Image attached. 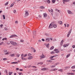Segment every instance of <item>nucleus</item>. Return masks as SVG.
<instances>
[{
    "mask_svg": "<svg viewBox=\"0 0 75 75\" xmlns=\"http://www.w3.org/2000/svg\"><path fill=\"white\" fill-rule=\"evenodd\" d=\"M10 42L11 44L12 45H17V43L16 42H14L13 41H10Z\"/></svg>",
    "mask_w": 75,
    "mask_h": 75,
    "instance_id": "nucleus-1",
    "label": "nucleus"
},
{
    "mask_svg": "<svg viewBox=\"0 0 75 75\" xmlns=\"http://www.w3.org/2000/svg\"><path fill=\"white\" fill-rule=\"evenodd\" d=\"M53 23H54L52 22L51 23L49 27V28H53Z\"/></svg>",
    "mask_w": 75,
    "mask_h": 75,
    "instance_id": "nucleus-2",
    "label": "nucleus"
},
{
    "mask_svg": "<svg viewBox=\"0 0 75 75\" xmlns=\"http://www.w3.org/2000/svg\"><path fill=\"white\" fill-rule=\"evenodd\" d=\"M71 31H72V29H70L67 34V37H69V36L70 34H71Z\"/></svg>",
    "mask_w": 75,
    "mask_h": 75,
    "instance_id": "nucleus-3",
    "label": "nucleus"
},
{
    "mask_svg": "<svg viewBox=\"0 0 75 75\" xmlns=\"http://www.w3.org/2000/svg\"><path fill=\"white\" fill-rule=\"evenodd\" d=\"M45 41L46 42H48L50 41V39L49 38H47L46 39Z\"/></svg>",
    "mask_w": 75,
    "mask_h": 75,
    "instance_id": "nucleus-4",
    "label": "nucleus"
},
{
    "mask_svg": "<svg viewBox=\"0 0 75 75\" xmlns=\"http://www.w3.org/2000/svg\"><path fill=\"white\" fill-rule=\"evenodd\" d=\"M23 55H24L23 54H22L21 55V59L22 60H26V59L25 58H24V57H23Z\"/></svg>",
    "mask_w": 75,
    "mask_h": 75,
    "instance_id": "nucleus-5",
    "label": "nucleus"
},
{
    "mask_svg": "<svg viewBox=\"0 0 75 75\" xmlns=\"http://www.w3.org/2000/svg\"><path fill=\"white\" fill-rule=\"evenodd\" d=\"M70 1V0H63V2L64 4H65V2H69Z\"/></svg>",
    "mask_w": 75,
    "mask_h": 75,
    "instance_id": "nucleus-6",
    "label": "nucleus"
},
{
    "mask_svg": "<svg viewBox=\"0 0 75 75\" xmlns=\"http://www.w3.org/2000/svg\"><path fill=\"white\" fill-rule=\"evenodd\" d=\"M25 16H28V15H29V13H28V11H25Z\"/></svg>",
    "mask_w": 75,
    "mask_h": 75,
    "instance_id": "nucleus-7",
    "label": "nucleus"
},
{
    "mask_svg": "<svg viewBox=\"0 0 75 75\" xmlns=\"http://www.w3.org/2000/svg\"><path fill=\"white\" fill-rule=\"evenodd\" d=\"M54 51L56 53H59V51L57 49H54Z\"/></svg>",
    "mask_w": 75,
    "mask_h": 75,
    "instance_id": "nucleus-8",
    "label": "nucleus"
},
{
    "mask_svg": "<svg viewBox=\"0 0 75 75\" xmlns=\"http://www.w3.org/2000/svg\"><path fill=\"white\" fill-rule=\"evenodd\" d=\"M41 71H46V70H48V69L47 68H43L41 69Z\"/></svg>",
    "mask_w": 75,
    "mask_h": 75,
    "instance_id": "nucleus-9",
    "label": "nucleus"
},
{
    "mask_svg": "<svg viewBox=\"0 0 75 75\" xmlns=\"http://www.w3.org/2000/svg\"><path fill=\"white\" fill-rule=\"evenodd\" d=\"M53 27L54 28H57V25L55 24V22H53Z\"/></svg>",
    "mask_w": 75,
    "mask_h": 75,
    "instance_id": "nucleus-10",
    "label": "nucleus"
},
{
    "mask_svg": "<svg viewBox=\"0 0 75 75\" xmlns=\"http://www.w3.org/2000/svg\"><path fill=\"white\" fill-rule=\"evenodd\" d=\"M67 75H75V74L73 73H67Z\"/></svg>",
    "mask_w": 75,
    "mask_h": 75,
    "instance_id": "nucleus-11",
    "label": "nucleus"
},
{
    "mask_svg": "<svg viewBox=\"0 0 75 75\" xmlns=\"http://www.w3.org/2000/svg\"><path fill=\"white\" fill-rule=\"evenodd\" d=\"M68 45H69V44H66L65 45H63V47H67V46H68Z\"/></svg>",
    "mask_w": 75,
    "mask_h": 75,
    "instance_id": "nucleus-12",
    "label": "nucleus"
},
{
    "mask_svg": "<svg viewBox=\"0 0 75 75\" xmlns=\"http://www.w3.org/2000/svg\"><path fill=\"white\" fill-rule=\"evenodd\" d=\"M58 23H59V24H60V25H62L63 23V22H62V21H59L58 22Z\"/></svg>",
    "mask_w": 75,
    "mask_h": 75,
    "instance_id": "nucleus-13",
    "label": "nucleus"
},
{
    "mask_svg": "<svg viewBox=\"0 0 75 75\" xmlns=\"http://www.w3.org/2000/svg\"><path fill=\"white\" fill-rule=\"evenodd\" d=\"M33 57L32 56H30L28 57V59H31Z\"/></svg>",
    "mask_w": 75,
    "mask_h": 75,
    "instance_id": "nucleus-14",
    "label": "nucleus"
},
{
    "mask_svg": "<svg viewBox=\"0 0 75 75\" xmlns=\"http://www.w3.org/2000/svg\"><path fill=\"white\" fill-rule=\"evenodd\" d=\"M58 71H60V72H63V69H60L59 70H58Z\"/></svg>",
    "mask_w": 75,
    "mask_h": 75,
    "instance_id": "nucleus-15",
    "label": "nucleus"
},
{
    "mask_svg": "<svg viewBox=\"0 0 75 75\" xmlns=\"http://www.w3.org/2000/svg\"><path fill=\"white\" fill-rule=\"evenodd\" d=\"M65 70H67V69H69L70 67H66L64 68Z\"/></svg>",
    "mask_w": 75,
    "mask_h": 75,
    "instance_id": "nucleus-16",
    "label": "nucleus"
},
{
    "mask_svg": "<svg viewBox=\"0 0 75 75\" xmlns=\"http://www.w3.org/2000/svg\"><path fill=\"white\" fill-rule=\"evenodd\" d=\"M44 57H45V56L43 55H42L40 56V58H44Z\"/></svg>",
    "mask_w": 75,
    "mask_h": 75,
    "instance_id": "nucleus-17",
    "label": "nucleus"
},
{
    "mask_svg": "<svg viewBox=\"0 0 75 75\" xmlns=\"http://www.w3.org/2000/svg\"><path fill=\"white\" fill-rule=\"evenodd\" d=\"M68 13H69V14H72V12H71V11H69V10H68Z\"/></svg>",
    "mask_w": 75,
    "mask_h": 75,
    "instance_id": "nucleus-18",
    "label": "nucleus"
},
{
    "mask_svg": "<svg viewBox=\"0 0 75 75\" xmlns=\"http://www.w3.org/2000/svg\"><path fill=\"white\" fill-rule=\"evenodd\" d=\"M56 67V66H55V65H54L50 66V67L52 68H54V67Z\"/></svg>",
    "mask_w": 75,
    "mask_h": 75,
    "instance_id": "nucleus-19",
    "label": "nucleus"
},
{
    "mask_svg": "<svg viewBox=\"0 0 75 75\" xmlns=\"http://www.w3.org/2000/svg\"><path fill=\"white\" fill-rule=\"evenodd\" d=\"M40 8H42V9H44L45 8V7H44V6H42L40 7Z\"/></svg>",
    "mask_w": 75,
    "mask_h": 75,
    "instance_id": "nucleus-20",
    "label": "nucleus"
},
{
    "mask_svg": "<svg viewBox=\"0 0 75 75\" xmlns=\"http://www.w3.org/2000/svg\"><path fill=\"white\" fill-rule=\"evenodd\" d=\"M33 33L34 35H36V31H34Z\"/></svg>",
    "mask_w": 75,
    "mask_h": 75,
    "instance_id": "nucleus-21",
    "label": "nucleus"
},
{
    "mask_svg": "<svg viewBox=\"0 0 75 75\" xmlns=\"http://www.w3.org/2000/svg\"><path fill=\"white\" fill-rule=\"evenodd\" d=\"M47 14L46 13L44 14V17H47Z\"/></svg>",
    "mask_w": 75,
    "mask_h": 75,
    "instance_id": "nucleus-22",
    "label": "nucleus"
},
{
    "mask_svg": "<svg viewBox=\"0 0 75 75\" xmlns=\"http://www.w3.org/2000/svg\"><path fill=\"white\" fill-rule=\"evenodd\" d=\"M3 51H4V53H6V52H7V50H4Z\"/></svg>",
    "mask_w": 75,
    "mask_h": 75,
    "instance_id": "nucleus-23",
    "label": "nucleus"
},
{
    "mask_svg": "<svg viewBox=\"0 0 75 75\" xmlns=\"http://www.w3.org/2000/svg\"><path fill=\"white\" fill-rule=\"evenodd\" d=\"M14 4L13 3L12 4H11L10 6V7H13V6H14Z\"/></svg>",
    "mask_w": 75,
    "mask_h": 75,
    "instance_id": "nucleus-24",
    "label": "nucleus"
},
{
    "mask_svg": "<svg viewBox=\"0 0 75 75\" xmlns=\"http://www.w3.org/2000/svg\"><path fill=\"white\" fill-rule=\"evenodd\" d=\"M14 54H10V56H11V57H14Z\"/></svg>",
    "mask_w": 75,
    "mask_h": 75,
    "instance_id": "nucleus-25",
    "label": "nucleus"
},
{
    "mask_svg": "<svg viewBox=\"0 0 75 75\" xmlns=\"http://www.w3.org/2000/svg\"><path fill=\"white\" fill-rule=\"evenodd\" d=\"M63 42H64V40H62L61 41V42L60 43V44L61 45H62V43H63Z\"/></svg>",
    "mask_w": 75,
    "mask_h": 75,
    "instance_id": "nucleus-26",
    "label": "nucleus"
},
{
    "mask_svg": "<svg viewBox=\"0 0 75 75\" xmlns=\"http://www.w3.org/2000/svg\"><path fill=\"white\" fill-rule=\"evenodd\" d=\"M70 55H71V54H67V58H68L69 57Z\"/></svg>",
    "mask_w": 75,
    "mask_h": 75,
    "instance_id": "nucleus-27",
    "label": "nucleus"
},
{
    "mask_svg": "<svg viewBox=\"0 0 75 75\" xmlns=\"http://www.w3.org/2000/svg\"><path fill=\"white\" fill-rule=\"evenodd\" d=\"M54 46H52V47L50 48V50H53L54 49Z\"/></svg>",
    "mask_w": 75,
    "mask_h": 75,
    "instance_id": "nucleus-28",
    "label": "nucleus"
},
{
    "mask_svg": "<svg viewBox=\"0 0 75 75\" xmlns=\"http://www.w3.org/2000/svg\"><path fill=\"white\" fill-rule=\"evenodd\" d=\"M9 54V52H8L6 53H5V55H8V54Z\"/></svg>",
    "mask_w": 75,
    "mask_h": 75,
    "instance_id": "nucleus-29",
    "label": "nucleus"
},
{
    "mask_svg": "<svg viewBox=\"0 0 75 75\" xmlns=\"http://www.w3.org/2000/svg\"><path fill=\"white\" fill-rule=\"evenodd\" d=\"M47 3H48V4L50 3V0H47Z\"/></svg>",
    "mask_w": 75,
    "mask_h": 75,
    "instance_id": "nucleus-30",
    "label": "nucleus"
},
{
    "mask_svg": "<svg viewBox=\"0 0 75 75\" xmlns=\"http://www.w3.org/2000/svg\"><path fill=\"white\" fill-rule=\"evenodd\" d=\"M27 54H26L24 55L23 54V57H27Z\"/></svg>",
    "mask_w": 75,
    "mask_h": 75,
    "instance_id": "nucleus-31",
    "label": "nucleus"
},
{
    "mask_svg": "<svg viewBox=\"0 0 75 75\" xmlns=\"http://www.w3.org/2000/svg\"><path fill=\"white\" fill-rule=\"evenodd\" d=\"M49 45H50V44L49 43H48L47 44V45L46 46V47H47V48H49Z\"/></svg>",
    "mask_w": 75,
    "mask_h": 75,
    "instance_id": "nucleus-32",
    "label": "nucleus"
},
{
    "mask_svg": "<svg viewBox=\"0 0 75 75\" xmlns=\"http://www.w3.org/2000/svg\"><path fill=\"white\" fill-rule=\"evenodd\" d=\"M4 40H7V38H4L2 39V41H4Z\"/></svg>",
    "mask_w": 75,
    "mask_h": 75,
    "instance_id": "nucleus-33",
    "label": "nucleus"
},
{
    "mask_svg": "<svg viewBox=\"0 0 75 75\" xmlns=\"http://www.w3.org/2000/svg\"><path fill=\"white\" fill-rule=\"evenodd\" d=\"M13 74V72H9V75H11V74Z\"/></svg>",
    "mask_w": 75,
    "mask_h": 75,
    "instance_id": "nucleus-34",
    "label": "nucleus"
},
{
    "mask_svg": "<svg viewBox=\"0 0 75 75\" xmlns=\"http://www.w3.org/2000/svg\"><path fill=\"white\" fill-rule=\"evenodd\" d=\"M11 64H18V62H12V63H11Z\"/></svg>",
    "mask_w": 75,
    "mask_h": 75,
    "instance_id": "nucleus-35",
    "label": "nucleus"
},
{
    "mask_svg": "<svg viewBox=\"0 0 75 75\" xmlns=\"http://www.w3.org/2000/svg\"><path fill=\"white\" fill-rule=\"evenodd\" d=\"M55 54V52H51V54Z\"/></svg>",
    "mask_w": 75,
    "mask_h": 75,
    "instance_id": "nucleus-36",
    "label": "nucleus"
},
{
    "mask_svg": "<svg viewBox=\"0 0 75 75\" xmlns=\"http://www.w3.org/2000/svg\"><path fill=\"white\" fill-rule=\"evenodd\" d=\"M71 68H72V69H74V68H75V66H74L71 67Z\"/></svg>",
    "mask_w": 75,
    "mask_h": 75,
    "instance_id": "nucleus-37",
    "label": "nucleus"
},
{
    "mask_svg": "<svg viewBox=\"0 0 75 75\" xmlns=\"http://www.w3.org/2000/svg\"><path fill=\"white\" fill-rule=\"evenodd\" d=\"M54 57H55V56H52L51 57H50V58L52 59V58H54Z\"/></svg>",
    "mask_w": 75,
    "mask_h": 75,
    "instance_id": "nucleus-38",
    "label": "nucleus"
},
{
    "mask_svg": "<svg viewBox=\"0 0 75 75\" xmlns=\"http://www.w3.org/2000/svg\"><path fill=\"white\" fill-rule=\"evenodd\" d=\"M52 71H54V69H51L50 71V72Z\"/></svg>",
    "mask_w": 75,
    "mask_h": 75,
    "instance_id": "nucleus-39",
    "label": "nucleus"
},
{
    "mask_svg": "<svg viewBox=\"0 0 75 75\" xmlns=\"http://www.w3.org/2000/svg\"><path fill=\"white\" fill-rule=\"evenodd\" d=\"M13 13L14 14L16 13V11L15 10H13Z\"/></svg>",
    "mask_w": 75,
    "mask_h": 75,
    "instance_id": "nucleus-40",
    "label": "nucleus"
},
{
    "mask_svg": "<svg viewBox=\"0 0 75 75\" xmlns=\"http://www.w3.org/2000/svg\"><path fill=\"white\" fill-rule=\"evenodd\" d=\"M52 2L53 3H54L55 2V0H52Z\"/></svg>",
    "mask_w": 75,
    "mask_h": 75,
    "instance_id": "nucleus-41",
    "label": "nucleus"
},
{
    "mask_svg": "<svg viewBox=\"0 0 75 75\" xmlns=\"http://www.w3.org/2000/svg\"><path fill=\"white\" fill-rule=\"evenodd\" d=\"M8 4V2H7L5 4V6H6V5H7Z\"/></svg>",
    "mask_w": 75,
    "mask_h": 75,
    "instance_id": "nucleus-42",
    "label": "nucleus"
},
{
    "mask_svg": "<svg viewBox=\"0 0 75 75\" xmlns=\"http://www.w3.org/2000/svg\"><path fill=\"white\" fill-rule=\"evenodd\" d=\"M38 64H41V65H42L43 64V63L42 62H40V63H38Z\"/></svg>",
    "mask_w": 75,
    "mask_h": 75,
    "instance_id": "nucleus-43",
    "label": "nucleus"
},
{
    "mask_svg": "<svg viewBox=\"0 0 75 75\" xmlns=\"http://www.w3.org/2000/svg\"><path fill=\"white\" fill-rule=\"evenodd\" d=\"M4 43V42H2L1 43H0V45H1V44H3Z\"/></svg>",
    "mask_w": 75,
    "mask_h": 75,
    "instance_id": "nucleus-44",
    "label": "nucleus"
},
{
    "mask_svg": "<svg viewBox=\"0 0 75 75\" xmlns=\"http://www.w3.org/2000/svg\"><path fill=\"white\" fill-rule=\"evenodd\" d=\"M16 57H18V58L20 57V54H16Z\"/></svg>",
    "mask_w": 75,
    "mask_h": 75,
    "instance_id": "nucleus-45",
    "label": "nucleus"
},
{
    "mask_svg": "<svg viewBox=\"0 0 75 75\" xmlns=\"http://www.w3.org/2000/svg\"><path fill=\"white\" fill-rule=\"evenodd\" d=\"M3 60L4 61H6V60H7V58H4L3 59Z\"/></svg>",
    "mask_w": 75,
    "mask_h": 75,
    "instance_id": "nucleus-46",
    "label": "nucleus"
},
{
    "mask_svg": "<svg viewBox=\"0 0 75 75\" xmlns=\"http://www.w3.org/2000/svg\"><path fill=\"white\" fill-rule=\"evenodd\" d=\"M39 18H40V19H41V16L39 15Z\"/></svg>",
    "mask_w": 75,
    "mask_h": 75,
    "instance_id": "nucleus-47",
    "label": "nucleus"
},
{
    "mask_svg": "<svg viewBox=\"0 0 75 75\" xmlns=\"http://www.w3.org/2000/svg\"><path fill=\"white\" fill-rule=\"evenodd\" d=\"M18 74H19V75H21L22 74H23L22 73H20V72H19L18 73Z\"/></svg>",
    "mask_w": 75,
    "mask_h": 75,
    "instance_id": "nucleus-48",
    "label": "nucleus"
},
{
    "mask_svg": "<svg viewBox=\"0 0 75 75\" xmlns=\"http://www.w3.org/2000/svg\"><path fill=\"white\" fill-rule=\"evenodd\" d=\"M13 35V37H17V36L16 35Z\"/></svg>",
    "mask_w": 75,
    "mask_h": 75,
    "instance_id": "nucleus-49",
    "label": "nucleus"
},
{
    "mask_svg": "<svg viewBox=\"0 0 75 75\" xmlns=\"http://www.w3.org/2000/svg\"><path fill=\"white\" fill-rule=\"evenodd\" d=\"M58 69L55 68V69H53V71H56V70H57Z\"/></svg>",
    "mask_w": 75,
    "mask_h": 75,
    "instance_id": "nucleus-50",
    "label": "nucleus"
},
{
    "mask_svg": "<svg viewBox=\"0 0 75 75\" xmlns=\"http://www.w3.org/2000/svg\"><path fill=\"white\" fill-rule=\"evenodd\" d=\"M3 17L4 20L5 19V15H3Z\"/></svg>",
    "mask_w": 75,
    "mask_h": 75,
    "instance_id": "nucleus-51",
    "label": "nucleus"
},
{
    "mask_svg": "<svg viewBox=\"0 0 75 75\" xmlns=\"http://www.w3.org/2000/svg\"><path fill=\"white\" fill-rule=\"evenodd\" d=\"M59 64V63H57L55 64V65H57Z\"/></svg>",
    "mask_w": 75,
    "mask_h": 75,
    "instance_id": "nucleus-52",
    "label": "nucleus"
},
{
    "mask_svg": "<svg viewBox=\"0 0 75 75\" xmlns=\"http://www.w3.org/2000/svg\"><path fill=\"white\" fill-rule=\"evenodd\" d=\"M31 53H29L28 55V56H31Z\"/></svg>",
    "mask_w": 75,
    "mask_h": 75,
    "instance_id": "nucleus-53",
    "label": "nucleus"
},
{
    "mask_svg": "<svg viewBox=\"0 0 75 75\" xmlns=\"http://www.w3.org/2000/svg\"><path fill=\"white\" fill-rule=\"evenodd\" d=\"M42 41H45V40H44V39H42Z\"/></svg>",
    "mask_w": 75,
    "mask_h": 75,
    "instance_id": "nucleus-54",
    "label": "nucleus"
},
{
    "mask_svg": "<svg viewBox=\"0 0 75 75\" xmlns=\"http://www.w3.org/2000/svg\"><path fill=\"white\" fill-rule=\"evenodd\" d=\"M47 61H48V62L49 61V62H52V61H51V60H49V61L47 60Z\"/></svg>",
    "mask_w": 75,
    "mask_h": 75,
    "instance_id": "nucleus-55",
    "label": "nucleus"
},
{
    "mask_svg": "<svg viewBox=\"0 0 75 75\" xmlns=\"http://www.w3.org/2000/svg\"><path fill=\"white\" fill-rule=\"evenodd\" d=\"M15 23H16V24H18V21H15Z\"/></svg>",
    "mask_w": 75,
    "mask_h": 75,
    "instance_id": "nucleus-56",
    "label": "nucleus"
},
{
    "mask_svg": "<svg viewBox=\"0 0 75 75\" xmlns=\"http://www.w3.org/2000/svg\"><path fill=\"white\" fill-rule=\"evenodd\" d=\"M56 11H58V12H59V10L58 9H56Z\"/></svg>",
    "mask_w": 75,
    "mask_h": 75,
    "instance_id": "nucleus-57",
    "label": "nucleus"
},
{
    "mask_svg": "<svg viewBox=\"0 0 75 75\" xmlns=\"http://www.w3.org/2000/svg\"><path fill=\"white\" fill-rule=\"evenodd\" d=\"M45 35H47V36H48V34L47 33H45Z\"/></svg>",
    "mask_w": 75,
    "mask_h": 75,
    "instance_id": "nucleus-58",
    "label": "nucleus"
},
{
    "mask_svg": "<svg viewBox=\"0 0 75 75\" xmlns=\"http://www.w3.org/2000/svg\"><path fill=\"white\" fill-rule=\"evenodd\" d=\"M72 47L73 48H75V46L74 45H73L72 46Z\"/></svg>",
    "mask_w": 75,
    "mask_h": 75,
    "instance_id": "nucleus-59",
    "label": "nucleus"
},
{
    "mask_svg": "<svg viewBox=\"0 0 75 75\" xmlns=\"http://www.w3.org/2000/svg\"><path fill=\"white\" fill-rule=\"evenodd\" d=\"M13 35H12L10 37V38H13Z\"/></svg>",
    "mask_w": 75,
    "mask_h": 75,
    "instance_id": "nucleus-60",
    "label": "nucleus"
},
{
    "mask_svg": "<svg viewBox=\"0 0 75 75\" xmlns=\"http://www.w3.org/2000/svg\"><path fill=\"white\" fill-rule=\"evenodd\" d=\"M24 41L23 40H21V42H23Z\"/></svg>",
    "mask_w": 75,
    "mask_h": 75,
    "instance_id": "nucleus-61",
    "label": "nucleus"
},
{
    "mask_svg": "<svg viewBox=\"0 0 75 75\" xmlns=\"http://www.w3.org/2000/svg\"><path fill=\"white\" fill-rule=\"evenodd\" d=\"M50 11H51V12H53V9H51Z\"/></svg>",
    "mask_w": 75,
    "mask_h": 75,
    "instance_id": "nucleus-62",
    "label": "nucleus"
},
{
    "mask_svg": "<svg viewBox=\"0 0 75 75\" xmlns=\"http://www.w3.org/2000/svg\"><path fill=\"white\" fill-rule=\"evenodd\" d=\"M31 49H32V50H34L35 49L33 47H32L31 48Z\"/></svg>",
    "mask_w": 75,
    "mask_h": 75,
    "instance_id": "nucleus-63",
    "label": "nucleus"
},
{
    "mask_svg": "<svg viewBox=\"0 0 75 75\" xmlns=\"http://www.w3.org/2000/svg\"><path fill=\"white\" fill-rule=\"evenodd\" d=\"M5 30H8V29H7V28H5Z\"/></svg>",
    "mask_w": 75,
    "mask_h": 75,
    "instance_id": "nucleus-64",
    "label": "nucleus"
}]
</instances>
